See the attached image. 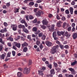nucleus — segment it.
I'll return each mask as SVG.
<instances>
[{
    "instance_id": "5",
    "label": "nucleus",
    "mask_w": 77,
    "mask_h": 77,
    "mask_svg": "<svg viewBox=\"0 0 77 77\" xmlns=\"http://www.w3.org/2000/svg\"><path fill=\"white\" fill-rule=\"evenodd\" d=\"M45 43L47 47H51V46H52V45H53L52 43L48 41L46 42Z\"/></svg>"
},
{
    "instance_id": "14",
    "label": "nucleus",
    "mask_w": 77,
    "mask_h": 77,
    "mask_svg": "<svg viewBox=\"0 0 77 77\" xmlns=\"http://www.w3.org/2000/svg\"><path fill=\"white\" fill-rule=\"evenodd\" d=\"M7 32V29H6V28H4V29H1L0 31L1 33H5V32Z\"/></svg>"
},
{
    "instance_id": "55",
    "label": "nucleus",
    "mask_w": 77,
    "mask_h": 77,
    "mask_svg": "<svg viewBox=\"0 0 77 77\" xmlns=\"http://www.w3.org/2000/svg\"><path fill=\"white\" fill-rule=\"evenodd\" d=\"M66 24V22H65L63 23V28H64V27H65Z\"/></svg>"
},
{
    "instance_id": "60",
    "label": "nucleus",
    "mask_w": 77,
    "mask_h": 77,
    "mask_svg": "<svg viewBox=\"0 0 77 77\" xmlns=\"http://www.w3.org/2000/svg\"><path fill=\"white\" fill-rule=\"evenodd\" d=\"M20 38L22 41H24L25 40V39L22 36H20Z\"/></svg>"
},
{
    "instance_id": "20",
    "label": "nucleus",
    "mask_w": 77,
    "mask_h": 77,
    "mask_svg": "<svg viewBox=\"0 0 77 77\" xmlns=\"http://www.w3.org/2000/svg\"><path fill=\"white\" fill-rule=\"evenodd\" d=\"M57 35H56V31L54 32L53 33V38L54 37H56Z\"/></svg>"
},
{
    "instance_id": "27",
    "label": "nucleus",
    "mask_w": 77,
    "mask_h": 77,
    "mask_svg": "<svg viewBox=\"0 0 77 77\" xmlns=\"http://www.w3.org/2000/svg\"><path fill=\"white\" fill-rule=\"evenodd\" d=\"M54 69H52L51 70L50 72L51 74H54Z\"/></svg>"
},
{
    "instance_id": "31",
    "label": "nucleus",
    "mask_w": 77,
    "mask_h": 77,
    "mask_svg": "<svg viewBox=\"0 0 77 77\" xmlns=\"http://www.w3.org/2000/svg\"><path fill=\"white\" fill-rule=\"evenodd\" d=\"M11 52H8L7 54V57H11Z\"/></svg>"
},
{
    "instance_id": "23",
    "label": "nucleus",
    "mask_w": 77,
    "mask_h": 77,
    "mask_svg": "<svg viewBox=\"0 0 77 77\" xmlns=\"http://www.w3.org/2000/svg\"><path fill=\"white\" fill-rule=\"evenodd\" d=\"M17 75L18 77H21V75H22V73L20 72H19L17 73Z\"/></svg>"
},
{
    "instance_id": "22",
    "label": "nucleus",
    "mask_w": 77,
    "mask_h": 77,
    "mask_svg": "<svg viewBox=\"0 0 77 77\" xmlns=\"http://www.w3.org/2000/svg\"><path fill=\"white\" fill-rule=\"evenodd\" d=\"M46 35H43L42 37V40H45V38H46Z\"/></svg>"
},
{
    "instance_id": "62",
    "label": "nucleus",
    "mask_w": 77,
    "mask_h": 77,
    "mask_svg": "<svg viewBox=\"0 0 77 77\" xmlns=\"http://www.w3.org/2000/svg\"><path fill=\"white\" fill-rule=\"evenodd\" d=\"M71 5H75V2H74V1H72L71 3Z\"/></svg>"
},
{
    "instance_id": "57",
    "label": "nucleus",
    "mask_w": 77,
    "mask_h": 77,
    "mask_svg": "<svg viewBox=\"0 0 77 77\" xmlns=\"http://www.w3.org/2000/svg\"><path fill=\"white\" fill-rule=\"evenodd\" d=\"M75 26V23H72V27H74Z\"/></svg>"
},
{
    "instance_id": "61",
    "label": "nucleus",
    "mask_w": 77,
    "mask_h": 77,
    "mask_svg": "<svg viewBox=\"0 0 77 77\" xmlns=\"http://www.w3.org/2000/svg\"><path fill=\"white\" fill-rule=\"evenodd\" d=\"M52 74H49V75H47V77H53V75H51Z\"/></svg>"
},
{
    "instance_id": "37",
    "label": "nucleus",
    "mask_w": 77,
    "mask_h": 77,
    "mask_svg": "<svg viewBox=\"0 0 77 77\" xmlns=\"http://www.w3.org/2000/svg\"><path fill=\"white\" fill-rule=\"evenodd\" d=\"M20 22L21 23H23L24 24H25L26 22V20H24V19H23Z\"/></svg>"
},
{
    "instance_id": "36",
    "label": "nucleus",
    "mask_w": 77,
    "mask_h": 77,
    "mask_svg": "<svg viewBox=\"0 0 77 77\" xmlns=\"http://www.w3.org/2000/svg\"><path fill=\"white\" fill-rule=\"evenodd\" d=\"M12 53L13 54V56H15V54H16L15 51H13L12 52Z\"/></svg>"
},
{
    "instance_id": "63",
    "label": "nucleus",
    "mask_w": 77,
    "mask_h": 77,
    "mask_svg": "<svg viewBox=\"0 0 77 77\" xmlns=\"http://www.w3.org/2000/svg\"><path fill=\"white\" fill-rule=\"evenodd\" d=\"M9 39L10 41H13V40H14L13 38L11 37H9Z\"/></svg>"
},
{
    "instance_id": "30",
    "label": "nucleus",
    "mask_w": 77,
    "mask_h": 77,
    "mask_svg": "<svg viewBox=\"0 0 77 77\" xmlns=\"http://www.w3.org/2000/svg\"><path fill=\"white\" fill-rule=\"evenodd\" d=\"M32 63V60H29V63H28V65L29 66L30 65H31Z\"/></svg>"
},
{
    "instance_id": "58",
    "label": "nucleus",
    "mask_w": 77,
    "mask_h": 77,
    "mask_svg": "<svg viewBox=\"0 0 77 77\" xmlns=\"http://www.w3.org/2000/svg\"><path fill=\"white\" fill-rule=\"evenodd\" d=\"M61 20H62V21H65V20H66V18H65V17H62Z\"/></svg>"
},
{
    "instance_id": "33",
    "label": "nucleus",
    "mask_w": 77,
    "mask_h": 77,
    "mask_svg": "<svg viewBox=\"0 0 77 77\" xmlns=\"http://www.w3.org/2000/svg\"><path fill=\"white\" fill-rule=\"evenodd\" d=\"M5 35L4 34H2L0 33V37H1V38H3L5 37Z\"/></svg>"
},
{
    "instance_id": "15",
    "label": "nucleus",
    "mask_w": 77,
    "mask_h": 77,
    "mask_svg": "<svg viewBox=\"0 0 77 77\" xmlns=\"http://www.w3.org/2000/svg\"><path fill=\"white\" fill-rule=\"evenodd\" d=\"M62 23L61 21H59L58 22V23H57V26L58 27H60L61 26V25H60V23Z\"/></svg>"
},
{
    "instance_id": "32",
    "label": "nucleus",
    "mask_w": 77,
    "mask_h": 77,
    "mask_svg": "<svg viewBox=\"0 0 77 77\" xmlns=\"http://www.w3.org/2000/svg\"><path fill=\"white\" fill-rule=\"evenodd\" d=\"M40 43H41V42H40L39 41L37 40L36 42V44L37 45H39Z\"/></svg>"
},
{
    "instance_id": "3",
    "label": "nucleus",
    "mask_w": 77,
    "mask_h": 77,
    "mask_svg": "<svg viewBox=\"0 0 77 77\" xmlns=\"http://www.w3.org/2000/svg\"><path fill=\"white\" fill-rule=\"evenodd\" d=\"M54 25H52L51 26H47V28L49 29L50 31L51 32H53V30L54 29Z\"/></svg>"
},
{
    "instance_id": "47",
    "label": "nucleus",
    "mask_w": 77,
    "mask_h": 77,
    "mask_svg": "<svg viewBox=\"0 0 77 77\" xmlns=\"http://www.w3.org/2000/svg\"><path fill=\"white\" fill-rule=\"evenodd\" d=\"M56 18L57 20H60V17H59V15L58 14L57 15Z\"/></svg>"
},
{
    "instance_id": "45",
    "label": "nucleus",
    "mask_w": 77,
    "mask_h": 77,
    "mask_svg": "<svg viewBox=\"0 0 77 77\" xmlns=\"http://www.w3.org/2000/svg\"><path fill=\"white\" fill-rule=\"evenodd\" d=\"M68 32H71V27L69 26V27L68 28Z\"/></svg>"
},
{
    "instance_id": "43",
    "label": "nucleus",
    "mask_w": 77,
    "mask_h": 77,
    "mask_svg": "<svg viewBox=\"0 0 77 77\" xmlns=\"http://www.w3.org/2000/svg\"><path fill=\"white\" fill-rule=\"evenodd\" d=\"M65 13L66 14H69V12L68 10H66L65 11Z\"/></svg>"
},
{
    "instance_id": "6",
    "label": "nucleus",
    "mask_w": 77,
    "mask_h": 77,
    "mask_svg": "<svg viewBox=\"0 0 77 77\" xmlns=\"http://www.w3.org/2000/svg\"><path fill=\"white\" fill-rule=\"evenodd\" d=\"M69 70L71 71L72 74H75V72L74 69L71 68H69Z\"/></svg>"
},
{
    "instance_id": "42",
    "label": "nucleus",
    "mask_w": 77,
    "mask_h": 77,
    "mask_svg": "<svg viewBox=\"0 0 77 77\" xmlns=\"http://www.w3.org/2000/svg\"><path fill=\"white\" fill-rule=\"evenodd\" d=\"M3 25L5 27H7L8 26V23L6 22H4L3 23Z\"/></svg>"
},
{
    "instance_id": "4",
    "label": "nucleus",
    "mask_w": 77,
    "mask_h": 77,
    "mask_svg": "<svg viewBox=\"0 0 77 77\" xmlns=\"http://www.w3.org/2000/svg\"><path fill=\"white\" fill-rule=\"evenodd\" d=\"M18 26L16 25L12 24L11 25V28H12L13 30L16 31L17 29Z\"/></svg>"
},
{
    "instance_id": "54",
    "label": "nucleus",
    "mask_w": 77,
    "mask_h": 77,
    "mask_svg": "<svg viewBox=\"0 0 77 77\" xmlns=\"http://www.w3.org/2000/svg\"><path fill=\"white\" fill-rule=\"evenodd\" d=\"M48 17L49 18H51L53 17V15H52L51 14H49L48 15Z\"/></svg>"
},
{
    "instance_id": "26",
    "label": "nucleus",
    "mask_w": 77,
    "mask_h": 77,
    "mask_svg": "<svg viewBox=\"0 0 77 77\" xmlns=\"http://www.w3.org/2000/svg\"><path fill=\"white\" fill-rule=\"evenodd\" d=\"M28 49L26 47H24L23 49V52H26L27 51Z\"/></svg>"
},
{
    "instance_id": "11",
    "label": "nucleus",
    "mask_w": 77,
    "mask_h": 77,
    "mask_svg": "<svg viewBox=\"0 0 77 77\" xmlns=\"http://www.w3.org/2000/svg\"><path fill=\"white\" fill-rule=\"evenodd\" d=\"M22 31L23 32H24L28 34L29 33V32L28 30H27L26 28H24L23 29Z\"/></svg>"
},
{
    "instance_id": "56",
    "label": "nucleus",
    "mask_w": 77,
    "mask_h": 77,
    "mask_svg": "<svg viewBox=\"0 0 77 77\" xmlns=\"http://www.w3.org/2000/svg\"><path fill=\"white\" fill-rule=\"evenodd\" d=\"M26 20H27L28 21H29V16H27L26 17Z\"/></svg>"
},
{
    "instance_id": "28",
    "label": "nucleus",
    "mask_w": 77,
    "mask_h": 77,
    "mask_svg": "<svg viewBox=\"0 0 77 77\" xmlns=\"http://www.w3.org/2000/svg\"><path fill=\"white\" fill-rule=\"evenodd\" d=\"M34 3L33 2H30L29 3V6H33V5H34Z\"/></svg>"
},
{
    "instance_id": "10",
    "label": "nucleus",
    "mask_w": 77,
    "mask_h": 77,
    "mask_svg": "<svg viewBox=\"0 0 77 77\" xmlns=\"http://www.w3.org/2000/svg\"><path fill=\"white\" fill-rule=\"evenodd\" d=\"M72 37L73 39H76L77 38V33H73Z\"/></svg>"
},
{
    "instance_id": "44",
    "label": "nucleus",
    "mask_w": 77,
    "mask_h": 77,
    "mask_svg": "<svg viewBox=\"0 0 77 77\" xmlns=\"http://www.w3.org/2000/svg\"><path fill=\"white\" fill-rule=\"evenodd\" d=\"M3 46L2 45H0V51H1L3 50Z\"/></svg>"
},
{
    "instance_id": "39",
    "label": "nucleus",
    "mask_w": 77,
    "mask_h": 77,
    "mask_svg": "<svg viewBox=\"0 0 77 77\" xmlns=\"http://www.w3.org/2000/svg\"><path fill=\"white\" fill-rule=\"evenodd\" d=\"M39 48L41 50H42V48H44V46L42 45V44H41L40 45Z\"/></svg>"
},
{
    "instance_id": "24",
    "label": "nucleus",
    "mask_w": 77,
    "mask_h": 77,
    "mask_svg": "<svg viewBox=\"0 0 77 77\" xmlns=\"http://www.w3.org/2000/svg\"><path fill=\"white\" fill-rule=\"evenodd\" d=\"M20 36L18 35L17 37V38H15L14 40L15 41H18V40H19L20 39Z\"/></svg>"
},
{
    "instance_id": "21",
    "label": "nucleus",
    "mask_w": 77,
    "mask_h": 77,
    "mask_svg": "<svg viewBox=\"0 0 77 77\" xmlns=\"http://www.w3.org/2000/svg\"><path fill=\"white\" fill-rule=\"evenodd\" d=\"M17 12H19V9L16 8L14 9V13L16 14Z\"/></svg>"
},
{
    "instance_id": "8",
    "label": "nucleus",
    "mask_w": 77,
    "mask_h": 77,
    "mask_svg": "<svg viewBox=\"0 0 77 77\" xmlns=\"http://www.w3.org/2000/svg\"><path fill=\"white\" fill-rule=\"evenodd\" d=\"M64 33V32H63L62 31L60 32L58 31L57 32V35H58V36H61V35H63Z\"/></svg>"
},
{
    "instance_id": "46",
    "label": "nucleus",
    "mask_w": 77,
    "mask_h": 77,
    "mask_svg": "<svg viewBox=\"0 0 77 77\" xmlns=\"http://www.w3.org/2000/svg\"><path fill=\"white\" fill-rule=\"evenodd\" d=\"M33 23H37V19L35 18L34 20H33Z\"/></svg>"
},
{
    "instance_id": "52",
    "label": "nucleus",
    "mask_w": 77,
    "mask_h": 77,
    "mask_svg": "<svg viewBox=\"0 0 77 77\" xmlns=\"http://www.w3.org/2000/svg\"><path fill=\"white\" fill-rule=\"evenodd\" d=\"M6 6H7V7H9V6H11V5H10V3H7L6 4Z\"/></svg>"
},
{
    "instance_id": "25",
    "label": "nucleus",
    "mask_w": 77,
    "mask_h": 77,
    "mask_svg": "<svg viewBox=\"0 0 77 77\" xmlns=\"http://www.w3.org/2000/svg\"><path fill=\"white\" fill-rule=\"evenodd\" d=\"M77 61H75L74 62H72L71 64V65L72 66H74V65H75V64H76V63H77Z\"/></svg>"
},
{
    "instance_id": "18",
    "label": "nucleus",
    "mask_w": 77,
    "mask_h": 77,
    "mask_svg": "<svg viewBox=\"0 0 77 77\" xmlns=\"http://www.w3.org/2000/svg\"><path fill=\"white\" fill-rule=\"evenodd\" d=\"M5 55L4 54H2V55H0V59H4L5 58Z\"/></svg>"
},
{
    "instance_id": "29",
    "label": "nucleus",
    "mask_w": 77,
    "mask_h": 77,
    "mask_svg": "<svg viewBox=\"0 0 77 77\" xmlns=\"http://www.w3.org/2000/svg\"><path fill=\"white\" fill-rule=\"evenodd\" d=\"M32 30H33V32H36L37 31V28L35 27H33Z\"/></svg>"
},
{
    "instance_id": "7",
    "label": "nucleus",
    "mask_w": 77,
    "mask_h": 77,
    "mask_svg": "<svg viewBox=\"0 0 77 77\" xmlns=\"http://www.w3.org/2000/svg\"><path fill=\"white\" fill-rule=\"evenodd\" d=\"M14 44H15V46L17 47V48H19L21 47V44L20 43H17V42H14Z\"/></svg>"
},
{
    "instance_id": "38",
    "label": "nucleus",
    "mask_w": 77,
    "mask_h": 77,
    "mask_svg": "<svg viewBox=\"0 0 77 77\" xmlns=\"http://www.w3.org/2000/svg\"><path fill=\"white\" fill-rule=\"evenodd\" d=\"M29 18L30 20H32V19H33V16H32V15H30Z\"/></svg>"
},
{
    "instance_id": "53",
    "label": "nucleus",
    "mask_w": 77,
    "mask_h": 77,
    "mask_svg": "<svg viewBox=\"0 0 77 77\" xmlns=\"http://www.w3.org/2000/svg\"><path fill=\"white\" fill-rule=\"evenodd\" d=\"M12 48L15 50H17V48L15 46H13Z\"/></svg>"
},
{
    "instance_id": "59",
    "label": "nucleus",
    "mask_w": 77,
    "mask_h": 77,
    "mask_svg": "<svg viewBox=\"0 0 77 77\" xmlns=\"http://www.w3.org/2000/svg\"><path fill=\"white\" fill-rule=\"evenodd\" d=\"M2 8L3 9H7V8H8L7 7H6V6L5 5H3Z\"/></svg>"
},
{
    "instance_id": "1",
    "label": "nucleus",
    "mask_w": 77,
    "mask_h": 77,
    "mask_svg": "<svg viewBox=\"0 0 77 77\" xmlns=\"http://www.w3.org/2000/svg\"><path fill=\"white\" fill-rule=\"evenodd\" d=\"M58 48H59V46L58 45H57L52 47L50 52L51 53V54H54V53L57 52V49Z\"/></svg>"
},
{
    "instance_id": "48",
    "label": "nucleus",
    "mask_w": 77,
    "mask_h": 77,
    "mask_svg": "<svg viewBox=\"0 0 77 77\" xmlns=\"http://www.w3.org/2000/svg\"><path fill=\"white\" fill-rule=\"evenodd\" d=\"M48 68H50V69H51V68H52L51 65V64L48 65Z\"/></svg>"
},
{
    "instance_id": "49",
    "label": "nucleus",
    "mask_w": 77,
    "mask_h": 77,
    "mask_svg": "<svg viewBox=\"0 0 77 77\" xmlns=\"http://www.w3.org/2000/svg\"><path fill=\"white\" fill-rule=\"evenodd\" d=\"M36 3H41L42 2V0H38L37 1Z\"/></svg>"
},
{
    "instance_id": "17",
    "label": "nucleus",
    "mask_w": 77,
    "mask_h": 77,
    "mask_svg": "<svg viewBox=\"0 0 77 77\" xmlns=\"http://www.w3.org/2000/svg\"><path fill=\"white\" fill-rule=\"evenodd\" d=\"M0 42L3 45H5V42L3 41V39L2 38H0Z\"/></svg>"
},
{
    "instance_id": "64",
    "label": "nucleus",
    "mask_w": 77,
    "mask_h": 77,
    "mask_svg": "<svg viewBox=\"0 0 77 77\" xmlns=\"http://www.w3.org/2000/svg\"><path fill=\"white\" fill-rule=\"evenodd\" d=\"M18 70L19 71H23V69L21 68H19L18 69Z\"/></svg>"
},
{
    "instance_id": "12",
    "label": "nucleus",
    "mask_w": 77,
    "mask_h": 77,
    "mask_svg": "<svg viewBox=\"0 0 77 77\" xmlns=\"http://www.w3.org/2000/svg\"><path fill=\"white\" fill-rule=\"evenodd\" d=\"M38 74L39 75H44V73H43V71L41 70H39L38 71Z\"/></svg>"
},
{
    "instance_id": "2",
    "label": "nucleus",
    "mask_w": 77,
    "mask_h": 77,
    "mask_svg": "<svg viewBox=\"0 0 77 77\" xmlns=\"http://www.w3.org/2000/svg\"><path fill=\"white\" fill-rule=\"evenodd\" d=\"M30 71V69L29 68L27 67L25 68L23 70V73L24 74H28Z\"/></svg>"
},
{
    "instance_id": "34",
    "label": "nucleus",
    "mask_w": 77,
    "mask_h": 77,
    "mask_svg": "<svg viewBox=\"0 0 77 77\" xmlns=\"http://www.w3.org/2000/svg\"><path fill=\"white\" fill-rule=\"evenodd\" d=\"M43 35V33L42 32H40L38 35V37H42V35Z\"/></svg>"
},
{
    "instance_id": "50",
    "label": "nucleus",
    "mask_w": 77,
    "mask_h": 77,
    "mask_svg": "<svg viewBox=\"0 0 77 77\" xmlns=\"http://www.w3.org/2000/svg\"><path fill=\"white\" fill-rule=\"evenodd\" d=\"M56 70L57 71V72H60V68L56 69Z\"/></svg>"
},
{
    "instance_id": "19",
    "label": "nucleus",
    "mask_w": 77,
    "mask_h": 77,
    "mask_svg": "<svg viewBox=\"0 0 77 77\" xmlns=\"http://www.w3.org/2000/svg\"><path fill=\"white\" fill-rule=\"evenodd\" d=\"M27 45H28V44L26 42H24L23 44H22V46L23 47H26Z\"/></svg>"
},
{
    "instance_id": "51",
    "label": "nucleus",
    "mask_w": 77,
    "mask_h": 77,
    "mask_svg": "<svg viewBox=\"0 0 77 77\" xmlns=\"http://www.w3.org/2000/svg\"><path fill=\"white\" fill-rule=\"evenodd\" d=\"M9 47H11L12 46V45L11 44V43L10 42L8 43H7Z\"/></svg>"
},
{
    "instance_id": "9",
    "label": "nucleus",
    "mask_w": 77,
    "mask_h": 77,
    "mask_svg": "<svg viewBox=\"0 0 77 77\" xmlns=\"http://www.w3.org/2000/svg\"><path fill=\"white\" fill-rule=\"evenodd\" d=\"M42 23L44 25H47L48 23V22L46 19H45L42 21Z\"/></svg>"
},
{
    "instance_id": "13",
    "label": "nucleus",
    "mask_w": 77,
    "mask_h": 77,
    "mask_svg": "<svg viewBox=\"0 0 77 77\" xmlns=\"http://www.w3.org/2000/svg\"><path fill=\"white\" fill-rule=\"evenodd\" d=\"M41 15V12L39 11L35 13V15L37 16V17H40Z\"/></svg>"
},
{
    "instance_id": "40",
    "label": "nucleus",
    "mask_w": 77,
    "mask_h": 77,
    "mask_svg": "<svg viewBox=\"0 0 77 77\" xmlns=\"http://www.w3.org/2000/svg\"><path fill=\"white\" fill-rule=\"evenodd\" d=\"M41 28L43 29H46V26L44 25H42L41 26Z\"/></svg>"
},
{
    "instance_id": "41",
    "label": "nucleus",
    "mask_w": 77,
    "mask_h": 77,
    "mask_svg": "<svg viewBox=\"0 0 77 77\" xmlns=\"http://www.w3.org/2000/svg\"><path fill=\"white\" fill-rule=\"evenodd\" d=\"M61 49H63V45L60 44L59 45Z\"/></svg>"
},
{
    "instance_id": "16",
    "label": "nucleus",
    "mask_w": 77,
    "mask_h": 77,
    "mask_svg": "<svg viewBox=\"0 0 77 77\" xmlns=\"http://www.w3.org/2000/svg\"><path fill=\"white\" fill-rule=\"evenodd\" d=\"M18 28L19 29H24V28H25V26L20 24L18 25Z\"/></svg>"
},
{
    "instance_id": "35",
    "label": "nucleus",
    "mask_w": 77,
    "mask_h": 77,
    "mask_svg": "<svg viewBox=\"0 0 77 77\" xmlns=\"http://www.w3.org/2000/svg\"><path fill=\"white\" fill-rule=\"evenodd\" d=\"M53 63H54V67H55L56 68V67H57L58 65H57V63H55V62H54Z\"/></svg>"
}]
</instances>
